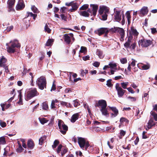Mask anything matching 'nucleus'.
<instances>
[{"label": "nucleus", "instance_id": "f257e3e1", "mask_svg": "<svg viewBox=\"0 0 157 157\" xmlns=\"http://www.w3.org/2000/svg\"><path fill=\"white\" fill-rule=\"evenodd\" d=\"M36 84L38 88L41 90L46 88L47 81L45 77L42 76L38 78L36 81Z\"/></svg>", "mask_w": 157, "mask_h": 157}, {"label": "nucleus", "instance_id": "f03ea898", "mask_svg": "<svg viewBox=\"0 0 157 157\" xmlns=\"http://www.w3.org/2000/svg\"><path fill=\"white\" fill-rule=\"evenodd\" d=\"M78 142L80 147L83 150H87L90 146L89 142L86 141L84 138L78 137Z\"/></svg>", "mask_w": 157, "mask_h": 157}, {"label": "nucleus", "instance_id": "7ed1b4c3", "mask_svg": "<svg viewBox=\"0 0 157 157\" xmlns=\"http://www.w3.org/2000/svg\"><path fill=\"white\" fill-rule=\"evenodd\" d=\"M39 93L37 91L36 89L34 88L28 91L25 96L26 100L28 101L38 95Z\"/></svg>", "mask_w": 157, "mask_h": 157}, {"label": "nucleus", "instance_id": "20e7f679", "mask_svg": "<svg viewBox=\"0 0 157 157\" xmlns=\"http://www.w3.org/2000/svg\"><path fill=\"white\" fill-rule=\"evenodd\" d=\"M58 126L60 132L63 135L65 134L68 130V126L64 124L63 121L60 120L58 121Z\"/></svg>", "mask_w": 157, "mask_h": 157}, {"label": "nucleus", "instance_id": "39448f33", "mask_svg": "<svg viewBox=\"0 0 157 157\" xmlns=\"http://www.w3.org/2000/svg\"><path fill=\"white\" fill-rule=\"evenodd\" d=\"M109 33V29L107 28H101L95 30L94 33L99 36H101L104 34V36H107Z\"/></svg>", "mask_w": 157, "mask_h": 157}, {"label": "nucleus", "instance_id": "423d86ee", "mask_svg": "<svg viewBox=\"0 0 157 157\" xmlns=\"http://www.w3.org/2000/svg\"><path fill=\"white\" fill-rule=\"evenodd\" d=\"M152 42L150 40H147L144 38L140 40L138 42L139 45H141L143 47H147L152 44Z\"/></svg>", "mask_w": 157, "mask_h": 157}, {"label": "nucleus", "instance_id": "0eeeda50", "mask_svg": "<svg viewBox=\"0 0 157 157\" xmlns=\"http://www.w3.org/2000/svg\"><path fill=\"white\" fill-rule=\"evenodd\" d=\"M115 88L117 91V94L118 97H122L126 92V90L123 89L120 86L119 83H117L116 84Z\"/></svg>", "mask_w": 157, "mask_h": 157}, {"label": "nucleus", "instance_id": "6e6552de", "mask_svg": "<svg viewBox=\"0 0 157 157\" xmlns=\"http://www.w3.org/2000/svg\"><path fill=\"white\" fill-rule=\"evenodd\" d=\"M15 1V0H8V1L7 4L8 12H10L15 11L13 8L14 6Z\"/></svg>", "mask_w": 157, "mask_h": 157}, {"label": "nucleus", "instance_id": "1a4fd4ad", "mask_svg": "<svg viewBox=\"0 0 157 157\" xmlns=\"http://www.w3.org/2000/svg\"><path fill=\"white\" fill-rule=\"evenodd\" d=\"M95 106L96 107H101V108L106 107L107 104L106 101L104 100H99L98 102L95 104Z\"/></svg>", "mask_w": 157, "mask_h": 157}, {"label": "nucleus", "instance_id": "9d476101", "mask_svg": "<svg viewBox=\"0 0 157 157\" xmlns=\"http://www.w3.org/2000/svg\"><path fill=\"white\" fill-rule=\"evenodd\" d=\"M25 6L23 0H19L16 6V10H22L25 8Z\"/></svg>", "mask_w": 157, "mask_h": 157}, {"label": "nucleus", "instance_id": "9b49d317", "mask_svg": "<svg viewBox=\"0 0 157 157\" xmlns=\"http://www.w3.org/2000/svg\"><path fill=\"white\" fill-rule=\"evenodd\" d=\"M90 6L92 7V13L91 14V16H93L94 17H95L97 14V13L98 9V5L97 4H92L90 5Z\"/></svg>", "mask_w": 157, "mask_h": 157}, {"label": "nucleus", "instance_id": "f8f14e48", "mask_svg": "<svg viewBox=\"0 0 157 157\" xmlns=\"http://www.w3.org/2000/svg\"><path fill=\"white\" fill-rule=\"evenodd\" d=\"M121 11L116 10L114 16V20L118 22H120L121 19Z\"/></svg>", "mask_w": 157, "mask_h": 157}, {"label": "nucleus", "instance_id": "ddd939ff", "mask_svg": "<svg viewBox=\"0 0 157 157\" xmlns=\"http://www.w3.org/2000/svg\"><path fill=\"white\" fill-rule=\"evenodd\" d=\"M109 9L107 6H100L98 10V12L100 15H101L103 14L104 12V13H109Z\"/></svg>", "mask_w": 157, "mask_h": 157}, {"label": "nucleus", "instance_id": "4468645a", "mask_svg": "<svg viewBox=\"0 0 157 157\" xmlns=\"http://www.w3.org/2000/svg\"><path fill=\"white\" fill-rule=\"evenodd\" d=\"M110 109L113 112L110 114L111 117H115L118 114V111L115 107H109Z\"/></svg>", "mask_w": 157, "mask_h": 157}, {"label": "nucleus", "instance_id": "2eb2a0df", "mask_svg": "<svg viewBox=\"0 0 157 157\" xmlns=\"http://www.w3.org/2000/svg\"><path fill=\"white\" fill-rule=\"evenodd\" d=\"M71 6L72 8L69 10V11H71V12H75L78 8L79 5L77 2H74L73 1Z\"/></svg>", "mask_w": 157, "mask_h": 157}, {"label": "nucleus", "instance_id": "dca6fc26", "mask_svg": "<svg viewBox=\"0 0 157 157\" xmlns=\"http://www.w3.org/2000/svg\"><path fill=\"white\" fill-rule=\"evenodd\" d=\"M148 11V10L147 7L144 6L141 9L140 13L142 14L143 16H144L147 14Z\"/></svg>", "mask_w": 157, "mask_h": 157}, {"label": "nucleus", "instance_id": "f3484780", "mask_svg": "<svg viewBox=\"0 0 157 157\" xmlns=\"http://www.w3.org/2000/svg\"><path fill=\"white\" fill-rule=\"evenodd\" d=\"M69 35V34H65L63 35L64 41L67 44H70L71 42L70 36Z\"/></svg>", "mask_w": 157, "mask_h": 157}, {"label": "nucleus", "instance_id": "a211bd4d", "mask_svg": "<svg viewBox=\"0 0 157 157\" xmlns=\"http://www.w3.org/2000/svg\"><path fill=\"white\" fill-rule=\"evenodd\" d=\"M34 146V144L33 141L32 139L28 140L27 142L28 148L30 149H32Z\"/></svg>", "mask_w": 157, "mask_h": 157}, {"label": "nucleus", "instance_id": "6ab92c4d", "mask_svg": "<svg viewBox=\"0 0 157 157\" xmlns=\"http://www.w3.org/2000/svg\"><path fill=\"white\" fill-rule=\"evenodd\" d=\"M79 116V113H75L72 115L71 118V121L72 123H74L78 118Z\"/></svg>", "mask_w": 157, "mask_h": 157}, {"label": "nucleus", "instance_id": "aec40b11", "mask_svg": "<svg viewBox=\"0 0 157 157\" xmlns=\"http://www.w3.org/2000/svg\"><path fill=\"white\" fill-rule=\"evenodd\" d=\"M78 13L80 16L85 17H89L90 15V13L86 10L79 11Z\"/></svg>", "mask_w": 157, "mask_h": 157}, {"label": "nucleus", "instance_id": "412c9836", "mask_svg": "<svg viewBox=\"0 0 157 157\" xmlns=\"http://www.w3.org/2000/svg\"><path fill=\"white\" fill-rule=\"evenodd\" d=\"M100 110L102 112V114L106 117H108L109 116V114L108 113V110L106 109V107H105L101 108Z\"/></svg>", "mask_w": 157, "mask_h": 157}, {"label": "nucleus", "instance_id": "4be33fe9", "mask_svg": "<svg viewBox=\"0 0 157 157\" xmlns=\"http://www.w3.org/2000/svg\"><path fill=\"white\" fill-rule=\"evenodd\" d=\"M7 60L4 56H2L0 60V67H2L6 65L5 63L6 62Z\"/></svg>", "mask_w": 157, "mask_h": 157}, {"label": "nucleus", "instance_id": "5701e85b", "mask_svg": "<svg viewBox=\"0 0 157 157\" xmlns=\"http://www.w3.org/2000/svg\"><path fill=\"white\" fill-rule=\"evenodd\" d=\"M6 45L8 47L6 48L7 52L10 53H14L15 52V49L9 46L8 44H6Z\"/></svg>", "mask_w": 157, "mask_h": 157}, {"label": "nucleus", "instance_id": "b1692460", "mask_svg": "<svg viewBox=\"0 0 157 157\" xmlns=\"http://www.w3.org/2000/svg\"><path fill=\"white\" fill-rule=\"evenodd\" d=\"M126 15L127 19L128 24L130 25L131 23V16L129 12L128 11H127L126 13Z\"/></svg>", "mask_w": 157, "mask_h": 157}, {"label": "nucleus", "instance_id": "393cba45", "mask_svg": "<svg viewBox=\"0 0 157 157\" xmlns=\"http://www.w3.org/2000/svg\"><path fill=\"white\" fill-rule=\"evenodd\" d=\"M53 42V39L49 38L47 41L45 45L46 46H51L52 45Z\"/></svg>", "mask_w": 157, "mask_h": 157}, {"label": "nucleus", "instance_id": "a878e982", "mask_svg": "<svg viewBox=\"0 0 157 157\" xmlns=\"http://www.w3.org/2000/svg\"><path fill=\"white\" fill-rule=\"evenodd\" d=\"M153 118H151L149 120L148 123V125L147 128L148 129H151L152 127V123L153 122Z\"/></svg>", "mask_w": 157, "mask_h": 157}, {"label": "nucleus", "instance_id": "bb28decb", "mask_svg": "<svg viewBox=\"0 0 157 157\" xmlns=\"http://www.w3.org/2000/svg\"><path fill=\"white\" fill-rule=\"evenodd\" d=\"M131 30L132 34L134 36H136L138 35L139 33L137 32L136 30L134 29L133 27H131Z\"/></svg>", "mask_w": 157, "mask_h": 157}, {"label": "nucleus", "instance_id": "cd10ccee", "mask_svg": "<svg viewBox=\"0 0 157 157\" xmlns=\"http://www.w3.org/2000/svg\"><path fill=\"white\" fill-rule=\"evenodd\" d=\"M89 6L88 4H84L79 8V10H86L88 8Z\"/></svg>", "mask_w": 157, "mask_h": 157}, {"label": "nucleus", "instance_id": "c85d7f7f", "mask_svg": "<svg viewBox=\"0 0 157 157\" xmlns=\"http://www.w3.org/2000/svg\"><path fill=\"white\" fill-rule=\"evenodd\" d=\"M120 122L121 124H122L124 122H125L128 124L129 123V121L125 117H122L120 119Z\"/></svg>", "mask_w": 157, "mask_h": 157}, {"label": "nucleus", "instance_id": "c756f323", "mask_svg": "<svg viewBox=\"0 0 157 157\" xmlns=\"http://www.w3.org/2000/svg\"><path fill=\"white\" fill-rule=\"evenodd\" d=\"M10 46L14 48L16 47L19 48L20 47V44L19 43L17 44L15 43L12 42Z\"/></svg>", "mask_w": 157, "mask_h": 157}, {"label": "nucleus", "instance_id": "7c9ffc66", "mask_svg": "<svg viewBox=\"0 0 157 157\" xmlns=\"http://www.w3.org/2000/svg\"><path fill=\"white\" fill-rule=\"evenodd\" d=\"M116 29H118L117 31L119 33L120 35H124V31L123 28L118 27Z\"/></svg>", "mask_w": 157, "mask_h": 157}, {"label": "nucleus", "instance_id": "2f4dec72", "mask_svg": "<svg viewBox=\"0 0 157 157\" xmlns=\"http://www.w3.org/2000/svg\"><path fill=\"white\" fill-rule=\"evenodd\" d=\"M46 139V137L45 136H44L42 137H41L39 139V144L42 145L43 144L44 142V140Z\"/></svg>", "mask_w": 157, "mask_h": 157}, {"label": "nucleus", "instance_id": "473e14b6", "mask_svg": "<svg viewBox=\"0 0 157 157\" xmlns=\"http://www.w3.org/2000/svg\"><path fill=\"white\" fill-rule=\"evenodd\" d=\"M126 134V132L123 130H121L120 132V135L119 137L120 139H122L123 136H124Z\"/></svg>", "mask_w": 157, "mask_h": 157}, {"label": "nucleus", "instance_id": "72a5a7b5", "mask_svg": "<svg viewBox=\"0 0 157 157\" xmlns=\"http://www.w3.org/2000/svg\"><path fill=\"white\" fill-rule=\"evenodd\" d=\"M80 75L82 76H84V75L87 74L88 72V71L87 70H84L82 69H81L80 70Z\"/></svg>", "mask_w": 157, "mask_h": 157}, {"label": "nucleus", "instance_id": "f704fd0d", "mask_svg": "<svg viewBox=\"0 0 157 157\" xmlns=\"http://www.w3.org/2000/svg\"><path fill=\"white\" fill-rule=\"evenodd\" d=\"M87 48L86 47L83 46H82L81 47L80 50L79 52L80 53H84L85 52H87Z\"/></svg>", "mask_w": 157, "mask_h": 157}, {"label": "nucleus", "instance_id": "c9c22d12", "mask_svg": "<svg viewBox=\"0 0 157 157\" xmlns=\"http://www.w3.org/2000/svg\"><path fill=\"white\" fill-rule=\"evenodd\" d=\"M42 108L44 110H46L48 108V103L46 102H44L42 103Z\"/></svg>", "mask_w": 157, "mask_h": 157}, {"label": "nucleus", "instance_id": "e433bc0d", "mask_svg": "<svg viewBox=\"0 0 157 157\" xmlns=\"http://www.w3.org/2000/svg\"><path fill=\"white\" fill-rule=\"evenodd\" d=\"M74 106L75 107H77L80 105L79 101L78 99H76L73 101V103Z\"/></svg>", "mask_w": 157, "mask_h": 157}, {"label": "nucleus", "instance_id": "4c0bfd02", "mask_svg": "<svg viewBox=\"0 0 157 157\" xmlns=\"http://www.w3.org/2000/svg\"><path fill=\"white\" fill-rule=\"evenodd\" d=\"M31 10L34 13H39V12L37 9L34 6H32Z\"/></svg>", "mask_w": 157, "mask_h": 157}, {"label": "nucleus", "instance_id": "58836bf2", "mask_svg": "<svg viewBox=\"0 0 157 157\" xmlns=\"http://www.w3.org/2000/svg\"><path fill=\"white\" fill-rule=\"evenodd\" d=\"M111 79H109L107 81L106 85L109 87H112L113 85L111 83Z\"/></svg>", "mask_w": 157, "mask_h": 157}, {"label": "nucleus", "instance_id": "ea45409f", "mask_svg": "<svg viewBox=\"0 0 157 157\" xmlns=\"http://www.w3.org/2000/svg\"><path fill=\"white\" fill-rule=\"evenodd\" d=\"M6 143L5 138L4 137H0V144H5Z\"/></svg>", "mask_w": 157, "mask_h": 157}, {"label": "nucleus", "instance_id": "a19ab883", "mask_svg": "<svg viewBox=\"0 0 157 157\" xmlns=\"http://www.w3.org/2000/svg\"><path fill=\"white\" fill-rule=\"evenodd\" d=\"M19 147L17 149V151L18 152H21L24 149L22 147L21 144L18 143Z\"/></svg>", "mask_w": 157, "mask_h": 157}, {"label": "nucleus", "instance_id": "79ce46f5", "mask_svg": "<svg viewBox=\"0 0 157 157\" xmlns=\"http://www.w3.org/2000/svg\"><path fill=\"white\" fill-rule=\"evenodd\" d=\"M109 13H105L104 14H102L101 20L103 21H105L107 19L108 15Z\"/></svg>", "mask_w": 157, "mask_h": 157}, {"label": "nucleus", "instance_id": "37998d69", "mask_svg": "<svg viewBox=\"0 0 157 157\" xmlns=\"http://www.w3.org/2000/svg\"><path fill=\"white\" fill-rule=\"evenodd\" d=\"M143 65L141 66L143 70H147L149 68L150 66L149 64H142Z\"/></svg>", "mask_w": 157, "mask_h": 157}, {"label": "nucleus", "instance_id": "c03bdc74", "mask_svg": "<svg viewBox=\"0 0 157 157\" xmlns=\"http://www.w3.org/2000/svg\"><path fill=\"white\" fill-rule=\"evenodd\" d=\"M59 143V140H55L54 141L53 145H52V147L53 149L56 148Z\"/></svg>", "mask_w": 157, "mask_h": 157}, {"label": "nucleus", "instance_id": "a18cd8bd", "mask_svg": "<svg viewBox=\"0 0 157 157\" xmlns=\"http://www.w3.org/2000/svg\"><path fill=\"white\" fill-rule=\"evenodd\" d=\"M97 55L99 56L100 58H103V56H102L103 53L101 51L98 50L97 51Z\"/></svg>", "mask_w": 157, "mask_h": 157}, {"label": "nucleus", "instance_id": "49530a36", "mask_svg": "<svg viewBox=\"0 0 157 157\" xmlns=\"http://www.w3.org/2000/svg\"><path fill=\"white\" fill-rule=\"evenodd\" d=\"M151 114L153 117L155 121H157V114H156L154 112L152 111L151 112Z\"/></svg>", "mask_w": 157, "mask_h": 157}, {"label": "nucleus", "instance_id": "de8ad7c7", "mask_svg": "<svg viewBox=\"0 0 157 157\" xmlns=\"http://www.w3.org/2000/svg\"><path fill=\"white\" fill-rule=\"evenodd\" d=\"M121 87L124 89H127V86L128 85V82H121Z\"/></svg>", "mask_w": 157, "mask_h": 157}, {"label": "nucleus", "instance_id": "09e8293b", "mask_svg": "<svg viewBox=\"0 0 157 157\" xmlns=\"http://www.w3.org/2000/svg\"><path fill=\"white\" fill-rule=\"evenodd\" d=\"M67 148H63L61 152V155L62 156H63L65 153L67 152Z\"/></svg>", "mask_w": 157, "mask_h": 157}, {"label": "nucleus", "instance_id": "8fccbe9b", "mask_svg": "<svg viewBox=\"0 0 157 157\" xmlns=\"http://www.w3.org/2000/svg\"><path fill=\"white\" fill-rule=\"evenodd\" d=\"M40 122L42 124H44L47 123L48 121V120L46 119L45 118H43L40 120Z\"/></svg>", "mask_w": 157, "mask_h": 157}, {"label": "nucleus", "instance_id": "3c124183", "mask_svg": "<svg viewBox=\"0 0 157 157\" xmlns=\"http://www.w3.org/2000/svg\"><path fill=\"white\" fill-rule=\"evenodd\" d=\"M44 29L45 31L47 32L48 33H51V30L48 27V26L47 24H46L45 26Z\"/></svg>", "mask_w": 157, "mask_h": 157}, {"label": "nucleus", "instance_id": "603ef678", "mask_svg": "<svg viewBox=\"0 0 157 157\" xmlns=\"http://www.w3.org/2000/svg\"><path fill=\"white\" fill-rule=\"evenodd\" d=\"M109 66L111 68H116V69H117L116 67H117V65L115 63H110L109 64Z\"/></svg>", "mask_w": 157, "mask_h": 157}, {"label": "nucleus", "instance_id": "864d4df0", "mask_svg": "<svg viewBox=\"0 0 157 157\" xmlns=\"http://www.w3.org/2000/svg\"><path fill=\"white\" fill-rule=\"evenodd\" d=\"M118 27H114L113 28H112L110 29L109 30V31H111L114 33H115L116 31H117L118 29H116V28H118Z\"/></svg>", "mask_w": 157, "mask_h": 157}, {"label": "nucleus", "instance_id": "5fc2aeb1", "mask_svg": "<svg viewBox=\"0 0 157 157\" xmlns=\"http://www.w3.org/2000/svg\"><path fill=\"white\" fill-rule=\"evenodd\" d=\"M121 63L122 64L126 63L127 62V60L126 58H123L120 59Z\"/></svg>", "mask_w": 157, "mask_h": 157}, {"label": "nucleus", "instance_id": "6e6d98bb", "mask_svg": "<svg viewBox=\"0 0 157 157\" xmlns=\"http://www.w3.org/2000/svg\"><path fill=\"white\" fill-rule=\"evenodd\" d=\"M0 125L3 128L5 127L6 126V123L5 122L2 121L1 120H0Z\"/></svg>", "mask_w": 157, "mask_h": 157}, {"label": "nucleus", "instance_id": "4d7b16f0", "mask_svg": "<svg viewBox=\"0 0 157 157\" xmlns=\"http://www.w3.org/2000/svg\"><path fill=\"white\" fill-rule=\"evenodd\" d=\"M62 147V145L61 144H60L59 146L57 149V152L58 154L60 153V151H61V149Z\"/></svg>", "mask_w": 157, "mask_h": 157}, {"label": "nucleus", "instance_id": "13d9d810", "mask_svg": "<svg viewBox=\"0 0 157 157\" xmlns=\"http://www.w3.org/2000/svg\"><path fill=\"white\" fill-rule=\"evenodd\" d=\"M122 147L124 149H128V150H129L131 148V145L129 144L126 147H125L124 145H123L122 146Z\"/></svg>", "mask_w": 157, "mask_h": 157}, {"label": "nucleus", "instance_id": "bf43d9fd", "mask_svg": "<svg viewBox=\"0 0 157 157\" xmlns=\"http://www.w3.org/2000/svg\"><path fill=\"white\" fill-rule=\"evenodd\" d=\"M5 69L6 72V73H9L10 72V71L9 70L8 66H6V65H5L4 66H3Z\"/></svg>", "mask_w": 157, "mask_h": 157}, {"label": "nucleus", "instance_id": "052dcab7", "mask_svg": "<svg viewBox=\"0 0 157 157\" xmlns=\"http://www.w3.org/2000/svg\"><path fill=\"white\" fill-rule=\"evenodd\" d=\"M100 64V63L99 62L97 61H95L93 63V65L94 66L97 67L99 66Z\"/></svg>", "mask_w": 157, "mask_h": 157}, {"label": "nucleus", "instance_id": "680f3d73", "mask_svg": "<svg viewBox=\"0 0 157 157\" xmlns=\"http://www.w3.org/2000/svg\"><path fill=\"white\" fill-rule=\"evenodd\" d=\"M151 33L153 34H154L157 33L156 29L155 28H151Z\"/></svg>", "mask_w": 157, "mask_h": 157}, {"label": "nucleus", "instance_id": "e2e57ef3", "mask_svg": "<svg viewBox=\"0 0 157 157\" xmlns=\"http://www.w3.org/2000/svg\"><path fill=\"white\" fill-rule=\"evenodd\" d=\"M122 19L121 21V24L122 25H124V24L125 21V16L124 14L122 15Z\"/></svg>", "mask_w": 157, "mask_h": 157}, {"label": "nucleus", "instance_id": "0e129e2a", "mask_svg": "<svg viewBox=\"0 0 157 157\" xmlns=\"http://www.w3.org/2000/svg\"><path fill=\"white\" fill-rule=\"evenodd\" d=\"M136 43H134L131 44L130 47V48H132V49H135L136 47Z\"/></svg>", "mask_w": 157, "mask_h": 157}, {"label": "nucleus", "instance_id": "69168bd1", "mask_svg": "<svg viewBox=\"0 0 157 157\" xmlns=\"http://www.w3.org/2000/svg\"><path fill=\"white\" fill-rule=\"evenodd\" d=\"M131 44V43H128V42H126V43L124 44V45L125 47L126 48H129L130 47V45Z\"/></svg>", "mask_w": 157, "mask_h": 157}, {"label": "nucleus", "instance_id": "338daca9", "mask_svg": "<svg viewBox=\"0 0 157 157\" xmlns=\"http://www.w3.org/2000/svg\"><path fill=\"white\" fill-rule=\"evenodd\" d=\"M90 57L89 55L84 56L82 57L84 61H86L90 59Z\"/></svg>", "mask_w": 157, "mask_h": 157}, {"label": "nucleus", "instance_id": "774afa93", "mask_svg": "<svg viewBox=\"0 0 157 157\" xmlns=\"http://www.w3.org/2000/svg\"><path fill=\"white\" fill-rule=\"evenodd\" d=\"M127 89L129 92H130L132 94H134L135 93V91H134L132 88L131 87L127 88Z\"/></svg>", "mask_w": 157, "mask_h": 157}]
</instances>
